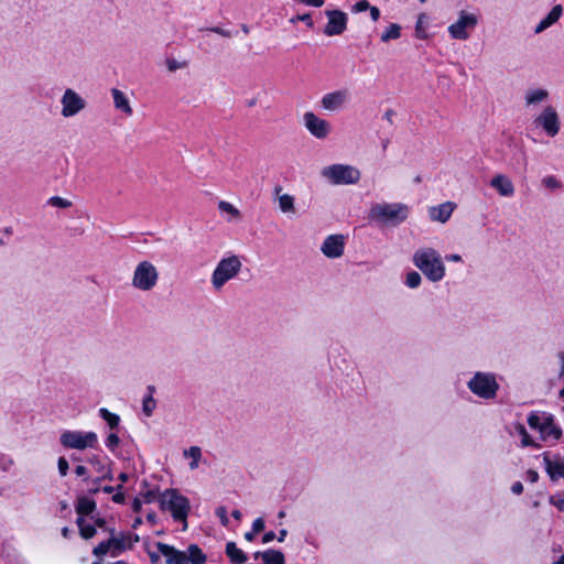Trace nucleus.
I'll use <instances>...</instances> for the list:
<instances>
[{"label":"nucleus","mask_w":564,"mask_h":564,"mask_svg":"<svg viewBox=\"0 0 564 564\" xmlns=\"http://www.w3.org/2000/svg\"><path fill=\"white\" fill-rule=\"evenodd\" d=\"M321 175L333 185H354L361 177V172L354 165L332 164L321 171Z\"/></svg>","instance_id":"423d86ee"},{"label":"nucleus","mask_w":564,"mask_h":564,"mask_svg":"<svg viewBox=\"0 0 564 564\" xmlns=\"http://www.w3.org/2000/svg\"><path fill=\"white\" fill-rule=\"evenodd\" d=\"M345 249V237L343 235H330L325 238L321 250L329 259H336L343 256Z\"/></svg>","instance_id":"dca6fc26"},{"label":"nucleus","mask_w":564,"mask_h":564,"mask_svg":"<svg viewBox=\"0 0 564 564\" xmlns=\"http://www.w3.org/2000/svg\"><path fill=\"white\" fill-rule=\"evenodd\" d=\"M527 479L531 482H536L539 479V474L535 470H528L527 473Z\"/></svg>","instance_id":"4d7b16f0"},{"label":"nucleus","mask_w":564,"mask_h":564,"mask_svg":"<svg viewBox=\"0 0 564 564\" xmlns=\"http://www.w3.org/2000/svg\"><path fill=\"white\" fill-rule=\"evenodd\" d=\"M305 128L317 139H325L330 131V124L325 119L317 117L308 111L304 113Z\"/></svg>","instance_id":"4468645a"},{"label":"nucleus","mask_w":564,"mask_h":564,"mask_svg":"<svg viewBox=\"0 0 564 564\" xmlns=\"http://www.w3.org/2000/svg\"><path fill=\"white\" fill-rule=\"evenodd\" d=\"M100 480H101V478H97V479H95V480L93 481V484L95 485V487H93V488L89 490L91 494H96V492H98V491H99V487H98V485H99Z\"/></svg>","instance_id":"774afa93"},{"label":"nucleus","mask_w":564,"mask_h":564,"mask_svg":"<svg viewBox=\"0 0 564 564\" xmlns=\"http://www.w3.org/2000/svg\"><path fill=\"white\" fill-rule=\"evenodd\" d=\"M549 501L551 505L555 506L560 511L564 510V499L551 496Z\"/></svg>","instance_id":"8fccbe9b"},{"label":"nucleus","mask_w":564,"mask_h":564,"mask_svg":"<svg viewBox=\"0 0 564 564\" xmlns=\"http://www.w3.org/2000/svg\"><path fill=\"white\" fill-rule=\"evenodd\" d=\"M490 185L495 188L501 196L510 197L514 194V186L511 180L503 175L497 174L490 181Z\"/></svg>","instance_id":"a211bd4d"},{"label":"nucleus","mask_w":564,"mask_h":564,"mask_svg":"<svg viewBox=\"0 0 564 564\" xmlns=\"http://www.w3.org/2000/svg\"><path fill=\"white\" fill-rule=\"evenodd\" d=\"M59 442L66 448L83 451L95 447L98 437L95 432L65 431L61 434Z\"/></svg>","instance_id":"1a4fd4ad"},{"label":"nucleus","mask_w":564,"mask_h":564,"mask_svg":"<svg viewBox=\"0 0 564 564\" xmlns=\"http://www.w3.org/2000/svg\"><path fill=\"white\" fill-rule=\"evenodd\" d=\"M549 91L544 88L529 89L525 93V106L539 105L549 99Z\"/></svg>","instance_id":"b1692460"},{"label":"nucleus","mask_w":564,"mask_h":564,"mask_svg":"<svg viewBox=\"0 0 564 564\" xmlns=\"http://www.w3.org/2000/svg\"><path fill=\"white\" fill-rule=\"evenodd\" d=\"M511 490L514 495H520L523 491V485L520 481H517L512 485Z\"/></svg>","instance_id":"13d9d810"},{"label":"nucleus","mask_w":564,"mask_h":564,"mask_svg":"<svg viewBox=\"0 0 564 564\" xmlns=\"http://www.w3.org/2000/svg\"><path fill=\"white\" fill-rule=\"evenodd\" d=\"M226 555L235 564H242L247 561V555L242 550L238 549L235 542H228L226 544Z\"/></svg>","instance_id":"a878e982"},{"label":"nucleus","mask_w":564,"mask_h":564,"mask_svg":"<svg viewBox=\"0 0 564 564\" xmlns=\"http://www.w3.org/2000/svg\"><path fill=\"white\" fill-rule=\"evenodd\" d=\"M165 64L170 72H176L178 69H183V68L187 67V62L177 61L175 58H167Z\"/></svg>","instance_id":"ea45409f"},{"label":"nucleus","mask_w":564,"mask_h":564,"mask_svg":"<svg viewBox=\"0 0 564 564\" xmlns=\"http://www.w3.org/2000/svg\"><path fill=\"white\" fill-rule=\"evenodd\" d=\"M528 424L531 429L541 431V427L543 426V414L540 415L535 412L530 413Z\"/></svg>","instance_id":"e433bc0d"},{"label":"nucleus","mask_w":564,"mask_h":564,"mask_svg":"<svg viewBox=\"0 0 564 564\" xmlns=\"http://www.w3.org/2000/svg\"><path fill=\"white\" fill-rule=\"evenodd\" d=\"M348 100V90L339 89L324 95L322 97L321 105L327 111H338L347 105Z\"/></svg>","instance_id":"2eb2a0df"},{"label":"nucleus","mask_w":564,"mask_h":564,"mask_svg":"<svg viewBox=\"0 0 564 564\" xmlns=\"http://www.w3.org/2000/svg\"><path fill=\"white\" fill-rule=\"evenodd\" d=\"M12 465V460L4 457L3 455H0V469L6 471L10 468Z\"/></svg>","instance_id":"603ef678"},{"label":"nucleus","mask_w":564,"mask_h":564,"mask_svg":"<svg viewBox=\"0 0 564 564\" xmlns=\"http://www.w3.org/2000/svg\"><path fill=\"white\" fill-rule=\"evenodd\" d=\"M48 204L58 207V208H68L72 206V203L63 197L53 196L48 199Z\"/></svg>","instance_id":"a19ab883"},{"label":"nucleus","mask_w":564,"mask_h":564,"mask_svg":"<svg viewBox=\"0 0 564 564\" xmlns=\"http://www.w3.org/2000/svg\"><path fill=\"white\" fill-rule=\"evenodd\" d=\"M477 23L476 14L463 10L459 12L458 20L448 26V33L455 40H467L469 32L476 28Z\"/></svg>","instance_id":"9b49d317"},{"label":"nucleus","mask_w":564,"mask_h":564,"mask_svg":"<svg viewBox=\"0 0 564 564\" xmlns=\"http://www.w3.org/2000/svg\"><path fill=\"white\" fill-rule=\"evenodd\" d=\"M158 501L161 510L170 511L173 519L184 522V528H186L191 505L185 496L181 495L176 489H166L159 495Z\"/></svg>","instance_id":"f03ea898"},{"label":"nucleus","mask_w":564,"mask_h":564,"mask_svg":"<svg viewBox=\"0 0 564 564\" xmlns=\"http://www.w3.org/2000/svg\"><path fill=\"white\" fill-rule=\"evenodd\" d=\"M141 506H142L141 500H140V499H138V498H135V499H134V501H133V503H132V508H133V510H134L135 512H139V511H140V509H141Z\"/></svg>","instance_id":"69168bd1"},{"label":"nucleus","mask_w":564,"mask_h":564,"mask_svg":"<svg viewBox=\"0 0 564 564\" xmlns=\"http://www.w3.org/2000/svg\"><path fill=\"white\" fill-rule=\"evenodd\" d=\"M216 516L219 518L221 524L227 527L229 524V519L227 516V509L224 506H220L216 509Z\"/></svg>","instance_id":"c03bdc74"},{"label":"nucleus","mask_w":564,"mask_h":564,"mask_svg":"<svg viewBox=\"0 0 564 564\" xmlns=\"http://www.w3.org/2000/svg\"><path fill=\"white\" fill-rule=\"evenodd\" d=\"M242 262L236 254L220 259L214 269L210 278L212 286L215 291H220L225 284L235 279L241 271Z\"/></svg>","instance_id":"39448f33"},{"label":"nucleus","mask_w":564,"mask_h":564,"mask_svg":"<svg viewBox=\"0 0 564 564\" xmlns=\"http://www.w3.org/2000/svg\"><path fill=\"white\" fill-rule=\"evenodd\" d=\"M159 278L158 268L152 262L143 260L133 270L131 285L138 291L150 292L158 285Z\"/></svg>","instance_id":"0eeeda50"},{"label":"nucleus","mask_w":564,"mask_h":564,"mask_svg":"<svg viewBox=\"0 0 564 564\" xmlns=\"http://www.w3.org/2000/svg\"><path fill=\"white\" fill-rule=\"evenodd\" d=\"M218 208L220 212L227 213V214L231 215L234 218L240 217V212L232 204H230L228 202L220 200L218 203Z\"/></svg>","instance_id":"c9c22d12"},{"label":"nucleus","mask_w":564,"mask_h":564,"mask_svg":"<svg viewBox=\"0 0 564 564\" xmlns=\"http://www.w3.org/2000/svg\"><path fill=\"white\" fill-rule=\"evenodd\" d=\"M57 465H58V471H59L61 476H63V477L66 476L67 471H68V463H67L66 458L59 457Z\"/></svg>","instance_id":"de8ad7c7"},{"label":"nucleus","mask_w":564,"mask_h":564,"mask_svg":"<svg viewBox=\"0 0 564 564\" xmlns=\"http://www.w3.org/2000/svg\"><path fill=\"white\" fill-rule=\"evenodd\" d=\"M264 529V520L262 518H258L252 523L253 533H260Z\"/></svg>","instance_id":"09e8293b"},{"label":"nucleus","mask_w":564,"mask_h":564,"mask_svg":"<svg viewBox=\"0 0 564 564\" xmlns=\"http://www.w3.org/2000/svg\"><path fill=\"white\" fill-rule=\"evenodd\" d=\"M99 415L108 423L110 429H116L119 425L120 417L119 415L111 413L105 408L99 410Z\"/></svg>","instance_id":"473e14b6"},{"label":"nucleus","mask_w":564,"mask_h":564,"mask_svg":"<svg viewBox=\"0 0 564 564\" xmlns=\"http://www.w3.org/2000/svg\"><path fill=\"white\" fill-rule=\"evenodd\" d=\"M209 31L218 34V35H221L224 37H231V32L228 31V30H225V29H221L219 26H215V28H210Z\"/></svg>","instance_id":"3c124183"},{"label":"nucleus","mask_w":564,"mask_h":564,"mask_svg":"<svg viewBox=\"0 0 564 564\" xmlns=\"http://www.w3.org/2000/svg\"><path fill=\"white\" fill-rule=\"evenodd\" d=\"M305 22L307 26L313 28V21L310 13H304L301 15H296L290 20L291 23Z\"/></svg>","instance_id":"a18cd8bd"},{"label":"nucleus","mask_w":564,"mask_h":564,"mask_svg":"<svg viewBox=\"0 0 564 564\" xmlns=\"http://www.w3.org/2000/svg\"><path fill=\"white\" fill-rule=\"evenodd\" d=\"M413 263L432 282L445 276V265L441 254L433 248H420L413 253Z\"/></svg>","instance_id":"f257e3e1"},{"label":"nucleus","mask_w":564,"mask_h":564,"mask_svg":"<svg viewBox=\"0 0 564 564\" xmlns=\"http://www.w3.org/2000/svg\"><path fill=\"white\" fill-rule=\"evenodd\" d=\"M183 454L185 457L192 458V462L189 463V468L192 470L196 469L202 458L200 448L198 446H192L188 449H185Z\"/></svg>","instance_id":"7c9ffc66"},{"label":"nucleus","mask_w":564,"mask_h":564,"mask_svg":"<svg viewBox=\"0 0 564 564\" xmlns=\"http://www.w3.org/2000/svg\"><path fill=\"white\" fill-rule=\"evenodd\" d=\"M468 389L481 399H494L499 389L496 376L491 372H476L467 383Z\"/></svg>","instance_id":"6e6552de"},{"label":"nucleus","mask_w":564,"mask_h":564,"mask_svg":"<svg viewBox=\"0 0 564 564\" xmlns=\"http://www.w3.org/2000/svg\"><path fill=\"white\" fill-rule=\"evenodd\" d=\"M254 558H261L263 564H285L284 554L278 550H267L263 552H256Z\"/></svg>","instance_id":"5701e85b"},{"label":"nucleus","mask_w":564,"mask_h":564,"mask_svg":"<svg viewBox=\"0 0 564 564\" xmlns=\"http://www.w3.org/2000/svg\"><path fill=\"white\" fill-rule=\"evenodd\" d=\"M421 281V275L416 271H411L406 274L405 284L411 289L417 288Z\"/></svg>","instance_id":"58836bf2"},{"label":"nucleus","mask_w":564,"mask_h":564,"mask_svg":"<svg viewBox=\"0 0 564 564\" xmlns=\"http://www.w3.org/2000/svg\"><path fill=\"white\" fill-rule=\"evenodd\" d=\"M90 463L95 466L97 473H99L101 475L99 478H101V479H109V480L112 479L111 471L109 470V468H107L105 465H102L99 462V459L94 458V459L90 460Z\"/></svg>","instance_id":"f704fd0d"},{"label":"nucleus","mask_w":564,"mask_h":564,"mask_svg":"<svg viewBox=\"0 0 564 564\" xmlns=\"http://www.w3.org/2000/svg\"><path fill=\"white\" fill-rule=\"evenodd\" d=\"M370 11V17L372 21H378L380 18V10L377 7H371L368 9Z\"/></svg>","instance_id":"6e6d98bb"},{"label":"nucleus","mask_w":564,"mask_h":564,"mask_svg":"<svg viewBox=\"0 0 564 564\" xmlns=\"http://www.w3.org/2000/svg\"><path fill=\"white\" fill-rule=\"evenodd\" d=\"M370 8V3L367 0H359L352 7L354 12H362Z\"/></svg>","instance_id":"49530a36"},{"label":"nucleus","mask_w":564,"mask_h":564,"mask_svg":"<svg viewBox=\"0 0 564 564\" xmlns=\"http://www.w3.org/2000/svg\"><path fill=\"white\" fill-rule=\"evenodd\" d=\"M541 436L543 440L553 437L558 440L562 436V431L554 424V419L551 414L543 413V426L541 427Z\"/></svg>","instance_id":"aec40b11"},{"label":"nucleus","mask_w":564,"mask_h":564,"mask_svg":"<svg viewBox=\"0 0 564 564\" xmlns=\"http://www.w3.org/2000/svg\"><path fill=\"white\" fill-rule=\"evenodd\" d=\"M75 473L77 476H84L87 473V468L83 465H79L75 468Z\"/></svg>","instance_id":"e2e57ef3"},{"label":"nucleus","mask_w":564,"mask_h":564,"mask_svg":"<svg viewBox=\"0 0 564 564\" xmlns=\"http://www.w3.org/2000/svg\"><path fill=\"white\" fill-rule=\"evenodd\" d=\"M122 487L121 486H118L117 487V490H120ZM112 500L116 502V503H122L124 501V495L120 491L116 492L113 496H112Z\"/></svg>","instance_id":"5fc2aeb1"},{"label":"nucleus","mask_w":564,"mask_h":564,"mask_svg":"<svg viewBox=\"0 0 564 564\" xmlns=\"http://www.w3.org/2000/svg\"><path fill=\"white\" fill-rule=\"evenodd\" d=\"M325 15L328 19L324 29V33L327 36L340 35L345 32L348 22V15L344 11L326 10Z\"/></svg>","instance_id":"ddd939ff"},{"label":"nucleus","mask_w":564,"mask_h":564,"mask_svg":"<svg viewBox=\"0 0 564 564\" xmlns=\"http://www.w3.org/2000/svg\"><path fill=\"white\" fill-rule=\"evenodd\" d=\"M145 502H151L155 499V492L153 490H149L143 495Z\"/></svg>","instance_id":"680f3d73"},{"label":"nucleus","mask_w":564,"mask_h":564,"mask_svg":"<svg viewBox=\"0 0 564 564\" xmlns=\"http://www.w3.org/2000/svg\"><path fill=\"white\" fill-rule=\"evenodd\" d=\"M156 547L166 557L167 564H204L207 561L206 555L196 544H191L186 552L178 551L162 542H158Z\"/></svg>","instance_id":"20e7f679"},{"label":"nucleus","mask_w":564,"mask_h":564,"mask_svg":"<svg viewBox=\"0 0 564 564\" xmlns=\"http://www.w3.org/2000/svg\"><path fill=\"white\" fill-rule=\"evenodd\" d=\"M274 195L279 203V208L283 214H295L294 197L290 194L282 193V186L276 185L274 187Z\"/></svg>","instance_id":"6ab92c4d"},{"label":"nucleus","mask_w":564,"mask_h":564,"mask_svg":"<svg viewBox=\"0 0 564 564\" xmlns=\"http://www.w3.org/2000/svg\"><path fill=\"white\" fill-rule=\"evenodd\" d=\"M446 259H447L448 261H453V262H459V261H462V257H460L459 254H456V253L451 254V256H447V257H446Z\"/></svg>","instance_id":"338daca9"},{"label":"nucleus","mask_w":564,"mask_h":564,"mask_svg":"<svg viewBox=\"0 0 564 564\" xmlns=\"http://www.w3.org/2000/svg\"><path fill=\"white\" fill-rule=\"evenodd\" d=\"M147 390L149 393H148V395L144 397V399L142 401V411L148 417H150L153 414V411L156 406V401L153 398L155 387L148 386Z\"/></svg>","instance_id":"cd10ccee"},{"label":"nucleus","mask_w":564,"mask_h":564,"mask_svg":"<svg viewBox=\"0 0 564 564\" xmlns=\"http://www.w3.org/2000/svg\"><path fill=\"white\" fill-rule=\"evenodd\" d=\"M409 206L402 203H380L370 209V218L382 224L397 226L409 217Z\"/></svg>","instance_id":"7ed1b4c3"},{"label":"nucleus","mask_w":564,"mask_h":564,"mask_svg":"<svg viewBox=\"0 0 564 564\" xmlns=\"http://www.w3.org/2000/svg\"><path fill=\"white\" fill-rule=\"evenodd\" d=\"M76 523H77V525L79 528L80 535L84 539H90V538H93L96 534L95 527L90 525V524H86L84 518L78 517Z\"/></svg>","instance_id":"2f4dec72"},{"label":"nucleus","mask_w":564,"mask_h":564,"mask_svg":"<svg viewBox=\"0 0 564 564\" xmlns=\"http://www.w3.org/2000/svg\"><path fill=\"white\" fill-rule=\"evenodd\" d=\"M274 538H275V533L273 531H269V532L263 534L262 542L263 543H269V542L273 541Z\"/></svg>","instance_id":"bf43d9fd"},{"label":"nucleus","mask_w":564,"mask_h":564,"mask_svg":"<svg viewBox=\"0 0 564 564\" xmlns=\"http://www.w3.org/2000/svg\"><path fill=\"white\" fill-rule=\"evenodd\" d=\"M61 115L64 118L77 116L87 107L86 100L74 89L67 88L61 98Z\"/></svg>","instance_id":"f8f14e48"},{"label":"nucleus","mask_w":564,"mask_h":564,"mask_svg":"<svg viewBox=\"0 0 564 564\" xmlns=\"http://www.w3.org/2000/svg\"><path fill=\"white\" fill-rule=\"evenodd\" d=\"M401 25L398 23H390L386 30L381 33L380 40L383 43H388L393 40L401 37Z\"/></svg>","instance_id":"c85d7f7f"},{"label":"nucleus","mask_w":564,"mask_h":564,"mask_svg":"<svg viewBox=\"0 0 564 564\" xmlns=\"http://www.w3.org/2000/svg\"><path fill=\"white\" fill-rule=\"evenodd\" d=\"M542 184L545 188L550 191H556L562 186L561 182L553 175L543 177Z\"/></svg>","instance_id":"4c0bfd02"},{"label":"nucleus","mask_w":564,"mask_h":564,"mask_svg":"<svg viewBox=\"0 0 564 564\" xmlns=\"http://www.w3.org/2000/svg\"><path fill=\"white\" fill-rule=\"evenodd\" d=\"M111 96L113 98V105L117 110L123 112L126 116L132 115L133 110L130 106V101L123 91L118 88H112Z\"/></svg>","instance_id":"4be33fe9"},{"label":"nucleus","mask_w":564,"mask_h":564,"mask_svg":"<svg viewBox=\"0 0 564 564\" xmlns=\"http://www.w3.org/2000/svg\"><path fill=\"white\" fill-rule=\"evenodd\" d=\"M306 4L319 8L324 4V0H308Z\"/></svg>","instance_id":"0e129e2a"},{"label":"nucleus","mask_w":564,"mask_h":564,"mask_svg":"<svg viewBox=\"0 0 564 564\" xmlns=\"http://www.w3.org/2000/svg\"><path fill=\"white\" fill-rule=\"evenodd\" d=\"M544 463L546 471L550 478L555 481L560 478H564V464L561 462H552L546 455H544Z\"/></svg>","instance_id":"393cba45"},{"label":"nucleus","mask_w":564,"mask_h":564,"mask_svg":"<svg viewBox=\"0 0 564 564\" xmlns=\"http://www.w3.org/2000/svg\"><path fill=\"white\" fill-rule=\"evenodd\" d=\"M395 116V112L394 110L392 109H388L384 115H383V118L389 122V123H392L393 122V118Z\"/></svg>","instance_id":"052dcab7"},{"label":"nucleus","mask_w":564,"mask_h":564,"mask_svg":"<svg viewBox=\"0 0 564 564\" xmlns=\"http://www.w3.org/2000/svg\"><path fill=\"white\" fill-rule=\"evenodd\" d=\"M516 430L519 433V435L521 436V444H522V446H524V447H527V446L539 447V445L535 444L532 441V438L530 437V435L528 434L525 427L522 424H518L516 426Z\"/></svg>","instance_id":"72a5a7b5"},{"label":"nucleus","mask_w":564,"mask_h":564,"mask_svg":"<svg viewBox=\"0 0 564 564\" xmlns=\"http://www.w3.org/2000/svg\"><path fill=\"white\" fill-rule=\"evenodd\" d=\"M533 123L543 129L551 138L555 137L561 129V120L556 109L549 105L534 118Z\"/></svg>","instance_id":"9d476101"},{"label":"nucleus","mask_w":564,"mask_h":564,"mask_svg":"<svg viewBox=\"0 0 564 564\" xmlns=\"http://www.w3.org/2000/svg\"><path fill=\"white\" fill-rule=\"evenodd\" d=\"M119 444H120V438L117 434L111 433L108 435V437L106 440V445L111 452L116 451V448L119 446Z\"/></svg>","instance_id":"79ce46f5"},{"label":"nucleus","mask_w":564,"mask_h":564,"mask_svg":"<svg viewBox=\"0 0 564 564\" xmlns=\"http://www.w3.org/2000/svg\"><path fill=\"white\" fill-rule=\"evenodd\" d=\"M110 544H109V541H106V542H101L99 543L95 549H94V554L96 556H101V555H105L106 553L110 552L111 553V550H110Z\"/></svg>","instance_id":"37998d69"},{"label":"nucleus","mask_w":564,"mask_h":564,"mask_svg":"<svg viewBox=\"0 0 564 564\" xmlns=\"http://www.w3.org/2000/svg\"><path fill=\"white\" fill-rule=\"evenodd\" d=\"M96 509V502L87 497H80L77 499L76 512L79 517L88 516Z\"/></svg>","instance_id":"bb28decb"},{"label":"nucleus","mask_w":564,"mask_h":564,"mask_svg":"<svg viewBox=\"0 0 564 564\" xmlns=\"http://www.w3.org/2000/svg\"><path fill=\"white\" fill-rule=\"evenodd\" d=\"M422 18L423 15H421L417 20V23H416V26H415V32H416V36L420 37V39H425L426 37V34L424 32V30L422 29L421 26V22H422Z\"/></svg>","instance_id":"864d4df0"},{"label":"nucleus","mask_w":564,"mask_h":564,"mask_svg":"<svg viewBox=\"0 0 564 564\" xmlns=\"http://www.w3.org/2000/svg\"><path fill=\"white\" fill-rule=\"evenodd\" d=\"M456 205L452 202L443 203L438 206L429 208V216L431 220L445 224L452 216Z\"/></svg>","instance_id":"f3484780"},{"label":"nucleus","mask_w":564,"mask_h":564,"mask_svg":"<svg viewBox=\"0 0 564 564\" xmlns=\"http://www.w3.org/2000/svg\"><path fill=\"white\" fill-rule=\"evenodd\" d=\"M562 13L563 7L561 4L554 6L552 10L549 12V14L543 20H541V22L535 26L534 33H542L547 28L556 23L561 18Z\"/></svg>","instance_id":"412c9836"},{"label":"nucleus","mask_w":564,"mask_h":564,"mask_svg":"<svg viewBox=\"0 0 564 564\" xmlns=\"http://www.w3.org/2000/svg\"><path fill=\"white\" fill-rule=\"evenodd\" d=\"M110 544L111 555L118 556L121 551L126 547H131L132 543L130 542V538H111L108 540Z\"/></svg>","instance_id":"c756f323"}]
</instances>
